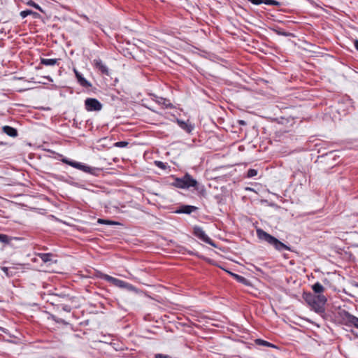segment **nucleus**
<instances>
[{
	"label": "nucleus",
	"instance_id": "nucleus-1",
	"mask_svg": "<svg viewBox=\"0 0 358 358\" xmlns=\"http://www.w3.org/2000/svg\"><path fill=\"white\" fill-rule=\"evenodd\" d=\"M171 185L180 189H189L194 187L199 193L205 191L204 186L200 185L198 182L189 173H186L181 178H174Z\"/></svg>",
	"mask_w": 358,
	"mask_h": 358
},
{
	"label": "nucleus",
	"instance_id": "nucleus-2",
	"mask_svg": "<svg viewBox=\"0 0 358 358\" xmlns=\"http://www.w3.org/2000/svg\"><path fill=\"white\" fill-rule=\"evenodd\" d=\"M303 299L316 313H322L324 312V305L327 301L324 295L304 293Z\"/></svg>",
	"mask_w": 358,
	"mask_h": 358
},
{
	"label": "nucleus",
	"instance_id": "nucleus-3",
	"mask_svg": "<svg viewBox=\"0 0 358 358\" xmlns=\"http://www.w3.org/2000/svg\"><path fill=\"white\" fill-rule=\"evenodd\" d=\"M257 235L259 240L268 243L279 251L289 250L288 246L261 229H257Z\"/></svg>",
	"mask_w": 358,
	"mask_h": 358
},
{
	"label": "nucleus",
	"instance_id": "nucleus-4",
	"mask_svg": "<svg viewBox=\"0 0 358 358\" xmlns=\"http://www.w3.org/2000/svg\"><path fill=\"white\" fill-rule=\"evenodd\" d=\"M99 277L101 279L105 280L107 282H110L113 285H114L115 286L118 287L120 288L126 289L128 291L134 292L136 293L138 292V289L136 287H134L131 284H129L124 280L115 278L112 277L108 274H105V273H100Z\"/></svg>",
	"mask_w": 358,
	"mask_h": 358
},
{
	"label": "nucleus",
	"instance_id": "nucleus-5",
	"mask_svg": "<svg viewBox=\"0 0 358 358\" xmlns=\"http://www.w3.org/2000/svg\"><path fill=\"white\" fill-rule=\"evenodd\" d=\"M342 324L348 327H355L358 329V317L350 314L345 310H342L338 313Z\"/></svg>",
	"mask_w": 358,
	"mask_h": 358
},
{
	"label": "nucleus",
	"instance_id": "nucleus-6",
	"mask_svg": "<svg viewBox=\"0 0 358 358\" xmlns=\"http://www.w3.org/2000/svg\"><path fill=\"white\" fill-rule=\"evenodd\" d=\"M62 162L66 164H68V165L73 167V168L81 170L85 173H89L93 174L95 171L94 168L90 167V166L83 164L80 162L70 160L67 158H63L62 159Z\"/></svg>",
	"mask_w": 358,
	"mask_h": 358
},
{
	"label": "nucleus",
	"instance_id": "nucleus-7",
	"mask_svg": "<svg viewBox=\"0 0 358 358\" xmlns=\"http://www.w3.org/2000/svg\"><path fill=\"white\" fill-rule=\"evenodd\" d=\"M85 107L87 111H100L102 109V104L96 99L87 98L85 101Z\"/></svg>",
	"mask_w": 358,
	"mask_h": 358
},
{
	"label": "nucleus",
	"instance_id": "nucleus-8",
	"mask_svg": "<svg viewBox=\"0 0 358 358\" xmlns=\"http://www.w3.org/2000/svg\"><path fill=\"white\" fill-rule=\"evenodd\" d=\"M193 233L194 235L196 236L198 238H199L201 241L215 248L217 247L214 241L206 235L205 231L201 227L197 226L194 227Z\"/></svg>",
	"mask_w": 358,
	"mask_h": 358
},
{
	"label": "nucleus",
	"instance_id": "nucleus-9",
	"mask_svg": "<svg viewBox=\"0 0 358 358\" xmlns=\"http://www.w3.org/2000/svg\"><path fill=\"white\" fill-rule=\"evenodd\" d=\"M252 341L253 342L248 341V348L252 349L255 345L276 348L275 345L260 338L254 339Z\"/></svg>",
	"mask_w": 358,
	"mask_h": 358
},
{
	"label": "nucleus",
	"instance_id": "nucleus-10",
	"mask_svg": "<svg viewBox=\"0 0 358 358\" xmlns=\"http://www.w3.org/2000/svg\"><path fill=\"white\" fill-rule=\"evenodd\" d=\"M94 65L102 74L109 76L108 68L105 65L100 59H96L93 61Z\"/></svg>",
	"mask_w": 358,
	"mask_h": 358
},
{
	"label": "nucleus",
	"instance_id": "nucleus-11",
	"mask_svg": "<svg viewBox=\"0 0 358 358\" xmlns=\"http://www.w3.org/2000/svg\"><path fill=\"white\" fill-rule=\"evenodd\" d=\"M74 73L76 75V77L80 83V85L85 87H90L92 86L91 83L87 80L80 73H79L76 69H74Z\"/></svg>",
	"mask_w": 358,
	"mask_h": 358
},
{
	"label": "nucleus",
	"instance_id": "nucleus-12",
	"mask_svg": "<svg viewBox=\"0 0 358 358\" xmlns=\"http://www.w3.org/2000/svg\"><path fill=\"white\" fill-rule=\"evenodd\" d=\"M197 210V208L194 206L184 205L180 207L176 210L177 213L190 214Z\"/></svg>",
	"mask_w": 358,
	"mask_h": 358
},
{
	"label": "nucleus",
	"instance_id": "nucleus-13",
	"mask_svg": "<svg viewBox=\"0 0 358 358\" xmlns=\"http://www.w3.org/2000/svg\"><path fill=\"white\" fill-rule=\"evenodd\" d=\"M60 59H45V58H41V64L45 65V66H55V65H59Z\"/></svg>",
	"mask_w": 358,
	"mask_h": 358
},
{
	"label": "nucleus",
	"instance_id": "nucleus-14",
	"mask_svg": "<svg viewBox=\"0 0 358 358\" xmlns=\"http://www.w3.org/2000/svg\"><path fill=\"white\" fill-rule=\"evenodd\" d=\"M177 122L178 125L180 127L181 129L187 131V133H191V131L193 130L194 127L183 120H178Z\"/></svg>",
	"mask_w": 358,
	"mask_h": 358
},
{
	"label": "nucleus",
	"instance_id": "nucleus-15",
	"mask_svg": "<svg viewBox=\"0 0 358 358\" xmlns=\"http://www.w3.org/2000/svg\"><path fill=\"white\" fill-rule=\"evenodd\" d=\"M2 130L5 134L10 137H16L17 136V129L12 127L3 126Z\"/></svg>",
	"mask_w": 358,
	"mask_h": 358
},
{
	"label": "nucleus",
	"instance_id": "nucleus-16",
	"mask_svg": "<svg viewBox=\"0 0 358 358\" xmlns=\"http://www.w3.org/2000/svg\"><path fill=\"white\" fill-rule=\"evenodd\" d=\"M155 97L156 98L155 101L158 104L164 106V108H171L173 107L172 104L170 103V101L168 99L162 98V97H157L155 96Z\"/></svg>",
	"mask_w": 358,
	"mask_h": 358
},
{
	"label": "nucleus",
	"instance_id": "nucleus-17",
	"mask_svg": "<svg viewBox=\"0 0 358 358\" xmlns=\"http://www.w3.org/2000/svg\"><path fill=\"white\" fill-rule=\"evenodd\" d=\"M312 289L314 291V292L317 294H322V293L324 291V287H323V285L317 282L316 283H315L313 286H312Z\"/></svg>",
	"mask_w": 358,
	"mask_h": 358
},
{
	"label": "nucleus",
	"instance_id": "nucleus-18",
	"mask_svg": "<svg viewBox=\"0 0 358 358\" xmlns=\"http://www.w3.org/2000/svg\"><path fill=\"white\" fill-rule=\"evenodd\" d=\"M38 257L41 259V260L46 263L51 261L52 254L50 253H40L38 254Z\"/></svg>",
	"mask_w": 358,
	"mask_h": 358
},
{
	"label": "nucleus",
	"instance_id": "nucleus-19",
	"mask_svg": "<svg viewBox=\"0 0 358 358\" xmlns=\"http://www.w3.org/2000/svg\"><path fill=\"white\" fill-rule=\"evenodd\" d=\"M20 15L22 18H25L26 17H27L28 15H30L36 16V15H38V13L32 11L31 10H25L21 11Z\"/></svg>",
	"mask_w": 358,
	"mask_h": 358
},
{
	"label": "nucleus",
	"instance_id": "nucleus-20",
	"mask_svg": "<svg viewBox=\"0 0 358 358\" xmlns=\"http://www.w3.org/2000/svg\"><path fill=\"white\" fill-rule=\"evenodd\" d=\"M99 224H108V225H116L118 224V222L104 219H99L97 221Z\"/></svg>",
	"mask_w": 358,
	"mask_h": 358
},
{
	"label": "nucleus",
	"instance_id": "nucleus-21",
	"mask_svg": "<svg viewBox=\"0 0 358 358\" xmlns=\"http://www.w3.org/2000/svg\"><path fill=\"white\" fill-rule=\"evenodd\" d=\"M11 240V238L8 235L0 234V242L3 243L8 244Z\"/></svg>",
	"mask_w": 358,
	"mask_h": 358
},
{
	"label": "nucleus",
	"instance_id": "nucleus-22",
	"mask_svg": "<svg viewBox=\"0 0 358 358\" xmlns=\"http://www.w3.org/2000/svg\"><path fill=\"white\" fill-rule=\"evenodd\" d=\"M27 4L28 6H31V7H34V8H35L36 9H37V10H40V11H41V12H43V10H42L41 7L38 4L36 3L34 1H31V0L29 1L27 3Z\"/></svg>",
	"mask_w": 358,
	"mask_h": 358
},
{
	"label": "nucleus",
	"instance_id": "nucleus-23",
	"mask_svg": "<svg viewBox=\"0 0 358 358\" xmlns=\"http://www.w3.org/2000/svg\"><path fill=\"white\" fill-rule=\"evenodd\" d=\"M258 170L255 169H250L248 170V178H252L257 176Z\"/></svg>",
	"mask_w": 358,
	"mask_h": 358
},
{
	"label": "nucleus",
	"instance_id": "nucleus-24",
	"mask_svg": "<svg viewBox=\"0 0 358 358\" xmlns=\"http://www.w3.org/2000/svg\"><path fill=\"white\" fill-rule=\"evenodd\" d=\"M264 3L266 5H274V6H279L280 5V3L275 1V0H264Z\"/></svg>",
	"mask_w": 358,
	"mask_h": 358
},
{
	"label": "nucleus",
	"instance_id": "nucleus-25",
	"mask_svg": "<svg viewBox=\"0 0 358 358\" xmlns=\"http://www.w3.org/2000/svg\"><path fill=\"white\" fill-rule=\"evenodd\" d=\"M127 145H128V142H127V141H118L114 144V146L117 147V148H124Z\"/></svg>",
	"mask_w": 358,
	"mask_h": 358
},
{
	"label": "nucleus",
	"instance_id": "nucleus-26",
	"mask_svg": "<svg viewBox=\"0 0 358 358\" xmlns=\"http://www.w3.org/2000/svg\"><path fill=\"white\" fill-rule=\"evenodd\" d=\"M231 274L233 275V276H234V278H235L238 281H239V282H243V283H244V284H246V280H245L243 277H242V276H241V275H237V274H234V273H231Z\"/></svg>",
	"mask_w": 358,
	"mask_h": 358
},
{
	"label": "nucleus",
	"instance_id": "nucleus-27",
	"mask_svg": "<svg viewBox=\"0 0 358 358\" xmlns=\"http://www.w3.org/2000/svg\"><path fill=\"white\" fill-rule=\"evenodd\" d=\"M155 164L157 167L164 170L166 169V165L165 163L160 162V161H155Z\"/></svg>",
	"mask_w": 358,
	"mask_h": 358
},
{
	"label": "nucleus",
	"instance_id": "nucleus-28",
	"mask_svg": "<svg viewBox=\"0 0 358 358\" xmlns=\"http://www.w3.org/2000/svg\"><path fill=\"white\" fill-rule=\"evenodd\" d=\"M248 1H250L253 4L259 5L261 3H264V0H248Z\"/></svg>",
	"mask_w": 358,
	"mask_h": 358
},
{
	"label": "nucleus",
	"instance_id": "nucleus-29",
	"mask_svg": "<svg viewBox=\"0 0 358 358\" xmlns=\"http://www.w3.org/2000/svg\"><path fill=\"white\" fill-rule=\"evenodd\" d=\"M62 309L66 312H70L71 311V307L67 305H64L62 306Z\"/></svg>",
	"mask_w": 358,
	"mask_h": 358
},
{
	"label": "nucleus",
	"instance_id": "nucleus-30",
	"mask_svg": "<svg viewBox=\"0 0 358 358\" xmlns=\"http://www.w3.org/2000/svg\"><path fill=\"white\" fill-rule=\"evenodd\" d=\"M5 23L3 22L2 24H0V34L6 33V29L3 27Z\"/></svg>",
	"mask_w": 358,
	"mask_h": 358
},
{
	"label": "nucleus",
	"instance_id": "nucleus-31",
	"mask_svg": "<svg viewBox=\"0 0 358 358\" xmlns=\"http://www.w3.org/2000/svg\"><path fill=\"white\" fill-rule=\"evenodd\" d=\"M155 358H169L167 355H164L162 354H157L155 355Z\"/></svg>",
	"mask_w": 358,
	"mask_h": 358
},
{
	"label": "nucleus",
	"instance_id": "nucleus-32",
	"mask_svg": "<svg viewBox=\"0 0 358 358\" xmlns=\"http://www.w3.org/2000/svg\"><path fill=\"white\" fill-rule=\"evenodd\" d=\"M354 45H355V48H356V50L358 51V40L357 39L355 40Z\"/></svg>",
	"mask_w": 358,
	"mask_h": 358
},
{
	"label": "nucleus",
	"instance_id": "nucleus-33",
	"mask_svg": "<svg viewBox=\"0 0 358 358\" xmlns=\"http://www.w3.org/2000/svg\"><path fill=\"white\" fill-rule=\"evenodd\" d=\"M244 150H245L244 145H239L238 146V150L239 151L243 152V151H244Z\"/></svg>",
	"mask_w": 358,
	"mask_h": 358
},
{
	"label": "nucleus",
	"instance_id": "nucleus-34",
	"mask_svg": "<svg viewBox=\"0 0 358 358\" xmlns=\"http://www.w3.org/2000/svg\"><path fill=\"white\" fill-rule=\"evenodd\" d=\"M45 79H47L49 82H52L53 80L52 79V78L50 76H45L44 77Z\"/></svg>",
	"mask_w": 358,
	"mask_h": 358
},
{
	"label": "nucleus",
	"instance_id": "nucleus-35",
	"mask_svg": "<svg viewBox=\"0 0 358 358\" xmlns=\"http://www.w3.org/2000/svg\"><path fill=\"white\" fill-rule=\"evenodd\" d=\"M239 123H240L241 124H245V122H244L243 120H240V121H239Z\"/></svg>",
	"mask_w": 358,
	"mask_h": 358
},
{
	"label": "nucleus",
	"instance_id": "nucleus-36",
	"mask_svg": "<svg viewBox=\"0 0 358 358\" xmlns=\"http://www.w3.org/2000/svg\"><path fill=\"white\" fill-rule=\"evenodd\" d=\"M247 189L248 190H252L250 187H247Z\"/></svg>",
	"mask_w": 358,
	"mask_h": 358
},
{
	"label": "nucleus",
	"instance_id": "nucleus-37",
	"mask_svg": "<svg viewBox=\"0 0 358 358\" xmlns=\"http://www.w3.org/2000/svg\"><path fill=\"white\" fill-rule=\"evenodd\" d=\"M250 266L255 268V266L253 264H250Z\"/></svg>",
	"mask_w": 358,
	"mask_h": 358
},
{
	"label": "nucleus",
	"instance_id": "nucleus-38",
	"mask_svg": "<svg viewBox=\"0 0 358 358\" xmlns=\"http://www.w3.org/2000/svg\"><path fill=\"white\" fill-rule=\"evenodd\" d=\"M357 287H358V284H357Z\"/></svg>",
	"mask_w": 358,
	"mask_h": 358
}]
</instances>
